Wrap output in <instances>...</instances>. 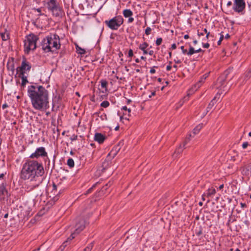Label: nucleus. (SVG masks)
Returning <instances> with one entry per match:
<instances>
[{"instance_id": "obj_1", "label": "nucleus", "mask_w": 251, "mask_h": 251, "mask_svg": "<svg viewBox=\"0 0 251 251\" xmlns=\"http://www.w3.org/2000/svg\"><path fill=\"white\" fill-rule=\"evenodd\" d=\"M44 167L41 163L36 160L28 159L24 164L21 172V178L28 180L26 182V190L31 191L42 183L44 174Z\"/></svg>"}, {"instance_id": "obj_2", "label": "nucleus", "mask_w": 251, "mask_h": 251, "mask_svg": "<svg viewBox=\"0 0 251 251\" xmlns=\"http://www.w3.org/2000/svg\"><path fill=\"white\" fill-rule=\"evenodd\" d=\"M27 95L30 98L34 109L42 110L49 108L48 92L43 86H29L27 88Z\"/></svg>"}, {"instance_id": "obj_3", "label": "nucleus", "mask_w": 251, "mask_h": 251, "mask_svg": "<svg viewBox=\"0 0 251 251\" xmlns=\"http://www.w3.org/2000/svg\"><path fill=\"white\" fill-rule=\"evenodd\" d=\"M41 46L46 53L56 51L61 46L59 36L56 34H50L42 40Z\"/></svg>"}, {"instance_id": "obj_4", "label": "nucleus", "mask_w": 251, "mask_h": 251, "mask_svg": "<svg viewBox=\"0 0 251 251\" xmlns=\"http://www.w3.org/2000/svg\"><path fill=\"white\" fill-rule=\"evenodd\" d=\"M44 5L55 17H62L64 14L63 8L60 6L56 0H44Z\"/></svg>"}, {"instance_id": "obj_5", "label": "nucleus", "mask_w": 251, "mask_h": 251, "mask_svg": "<svg viewBox=\"0 0 251 251\" xmlns=\"http://www.w3.org/2000/svg\"><path fill=\"white\" fill-rule=\"evenodd\" d=\"M38 40L39 37L34 34L26 36L24 44L25 52L28 53L30 50H34L37 47L36 42Z\"/></svg>"}, {"instance_id": "obj_6", "label": "nucleus", "mask_w": 251, "mask_h": 251, "mask_svg": "<svg viewBox=\"0 0 251 251\" xmlns=\"http://www.w3.org/2000/svg\"><path fill=\"white\" fill-rule=\"evenodd\" d=\"M123 23L124 19L121 15L115 16L104 22L105 24L111 30H117Z\"/></svg>"}, {"instance_id": "obj_7", "label": "nucleus", "mask_w": 251, "mask_h": 251, "mask_svg": "<svg viewBox=\"0 0 251 251\" xmlns=\"http://www.w3.org/2000/svg\"><path fill=\"white\" fill-rule=\"evenodd\" d=\"M85 227V221L82 217H78L75 220V224L74 226L75 230L73 233H72L68 238V240H72L75 236L79 234L81 231H82Z\"/></svg>"}, {"instance_id": "obj_8", "label": "nucleus", "mask_w": 251, "mask_h": 251, "mask_svg": "<svg viewBox=\"0 0 251 251\" xmlns=\"http://www.w3.org/2000/svg\"><path fill=\"white\" fill-rule=\"evenodd\" d=\"M246 7L244 0H234L233 9L235 12L242 13Z\"/></svg>"}, {"instance_id": "obj_9", "label": "nucleus", "mask_w": 251, "mask_h": 251, "mask_svg": "<svg viewBox=\"0 0 251 251\" xmlns=\"http://www.w3.org/2000/svg\"><path fill=\"white\" fill-rule=\"evenodd\" d=\"M31 65L25 59H24L22 62L21 66L17 68V72L20 75L25 74L27 71H29L31 69Z\"/></svg>"}, {"instance_id": "obj_10", "label": "nucleus", "mask_w": 251, "mask_h": 251, "mask_svg": "<svg viewBox=\"0 0 251 251\" xmlns=\"http://www.w3.org/2000/svg\"><path fill=\"white\" fill-rule=\"evenodd\" d=\"M48 153L46 151L45 148L43 147H41L37 148L35 151L32 153L30 158H38L40 157H45L47 156Z\"/></svg>"}, {"instance_id": "obj_11", "label": "nucleus", "mask_w": 251, "mask_h": 251, "mask_svg": "<svg viewBox=\"0 0 251 251\" xmlns=\"http://www.w3.org/2000/svg\"><path fill=\"white\" fill-rule=\"evenodd\" d=\"M8 193L5 188V185L2 183L0 185V201L3 200L6 196H8Z\"/></svg>"}, {"instance_id": "obj_12", "label": "nucleus", "mask_w": 251, "mask_h": 251, "mask_svg": "<svg viewBox=\"0 0 251 251\" xmlns=\"http://www.w3.org/2000/svg\"><path fill=\"white\" fill-rule=\"evenodd\" d=\"M106 137L101 133H96L95 134L94 139L96 141L98 142L99 144H102L105 140Z\"/></svg>"}, {"instance_id": "obj_13", "label": "nucleus", "mask_w": 251, "mask_h": 251, "mask_svg": "<svg viewBox=\"0 0 251 251\" xmlns=\"http://www.w3.org/2000/svg\"><path fill=\"white\" fill-rule=\"evenodd\" d=\"M221 94L218 93L216 94V96L211 100L210 102L209 103L207 107V112H208L209 110L211 109L213 106L215 105V104L216 103V99L218 98V99H220Z\"/></svg>"}, {"instance_id": "obj_14", "label": "nucleus", "mask_w": 251, "mask_h": 251, "mask_svg": "<svg viewBox=\"0 0 251 251\" xmlns=\"http://www.w3.org/2000/svg\"><path fill=\"white\" fill-rule=\"evenodd\" d=\"M208 75L206 74L204 75H203L199 80V82L196 84L194 86V89L195 90L198 89L199 88H200L201 85V84L204 82L206 77L208 76Z\"/></svg>"}, {"instance_id": "obj_15", "label": "nucleus", "mask_w": 251, "mask_h": 251, "mask_svg": "<svg viewBox=\"0 0 251 251\" xmlns=\"http://www.w3.org/2000/svg\"><path fill=\"white\" fill-rule=\"evenodd\" d=\"M19 76L22 79V87H25L26 83L28 82V80L27 79V76L25 75V74H23L22 75H20L19 74Z\"/></svg>"}, {"instance_id": "obj_16", "label": "nucleus", "mask_w": 251, "mask_h": 251, "mask_svg": "<svg viewBox=\"0 0 251 251\" xmlns=\"http://www.w3.org/2000/svg\"><path fill=\"white\" fill-rule=\"evenodd\" d=\"M149 46L148 44L146 42H144V43L140 44L139 46V49L143 51V53L144 54H146L148 53L146 49Z\"/></svg>"}, {"instance_id": "obj_17", "label": "nucleus", "mask_w": 251, "mask_h": 251, "mask_svg": "<svg viewBox=\"0 0 251 251\" xmlns=\"http://www.w3.org/2000/svg\"><path fill=\"white\" fill-rule=\"evenodd\" d=\"M123 14L125 18L130 17L133 15V12L130 9H125L123 11Z\"/></svg>"}, {"instance_id": "obj_18", "label": "nucleus", "mask_w": 251, "mask_h": 251, "mask_svg": "<svg viewBox=\"0 0 251 251\" xmlns=\"http://www.w3.org/2000/svg\"><path fill=\"white\" fill-rule=\"evenodd\" d=\"M187 140H186L182 146L180 145L179 147L176 150L175 153L179 154L181 153L183 151V149L184 148V147L187 143Z\"/></svg>"}, {"instance_id": "obj_19", "label": "nucleus", "mask_w": 251, "mask_h": 251, "mask_svg": "<svg viewBox=\"0 0 251 251\" xmlns=\"http://www.w3.org/2000/svg\"><path fill=\"white\" fill-rule=\"evenodd\" d=\"M53 190H57V189H59V193L60 194L62 193L63 190L62 189V187H61L60 184H55V183L53 184Z\"/></svg>"}, {"instance_id": "obj_20", "label": "nucleus", "mask_w": 251, "mask_h": 251, "mask_svg": "<svg viewBox=\"0 0 251 251\" xmlns=\"http://www.w3.org/2000/svg\"><path fill=\"white\" fill-rule=\"evenodd\" d=\"M203 125L202 124H199L194 129H193V133L194 134H198L199 131L201 130V129L202 128Z\"/></svg>"}, {"instance_id": "obj_21", "label": "nucleus", "mask_w": 251, "mask_h": 251, "mask_svg": "<svg viewBox=\"0 0 251 251\" xmlns=\"http://www.w3.org/2000/svg\"><path fill=\"white\" fill-rule=\"evenodd\" d=\"M216 193L215 189L214 188H209L207 190V192L206 193L207 197H210L211 195H214Z\"/></svg>"}, {"instance_id": "obj_22", "label": "nucleus", "mask_w": 251, "mask_h": 251, "mask_svg": "<svg viewBox=\"0 0 251 251\" xmlns=\"http://www.w3.org/2000/svg\"><path fill=\"white\" fill-rule=\"evenodd\" d=\"M120 150L119 146H117L115 147L114 149H113L110 152V154H112L113 155V157H114L115 155H116L118 151Z\"/></svg>"}, {"instance_id": "obj_23", "label": "nucleus", "mask_w": 251, "mask_h": 251, "mask_svg": "<svg viewBox=\"0 0 251 251\" xmlns=\"http://www.w3.org/2000/svg\"><path fill=\"white\" fill-rule=\"evenodd\" d=\"M0 35L1 39L3 41H6L9 39V35L7 33H1Z\"/></svg>"}, {"instance_id": "obj_24", "label": "nucleus", "mask_w": 251, "mask_h": 251, "mask_svg": "<svg viewBox=\"0 0 251 251\" xmlns=\"http://www.w3.org/2000/svg\"><path fill=\"white\" fill-rule=\"evenodd\" d=\"M67 165L71 168L74 166L75 163L74 161L72 158H69L67 160Z\"/></svg>"}, {"instance_id": "obj_25", "label": "nucleus", "mask_w": 251, "mask_h": 251, "mask_svg": "<svg viewBox=\"0 0 251 251\" xmlns=\"http://www.w3.org/2000/svg\"><path fill=\"white\" fill-rule=\"evenodd\" d=\"M195 53V50L194 48L190 46L189 50L188 51H187V54L188 56H191Z\"/></svg>"}, {"instance_id": "obj_26", "label": "nucleus", "mask_w": 251, "mask_h": 251, "mask_svg": "<svg viewBox=\"0 0 251 251\" xmlns=\"http://www.w3.org/2000/svg\"><path fill=\"white\" fill-rule=\"evenodd\" d=\"M101 87L102 88H105V91H106L107 89H106V87H107V82L106 80H101Z\"/></svg>"}, {"instance_id": "obj_27", "label": "nucleus", "mask_w": 251, "mask_h": 251, "mask_svg": "<svg viewBox=\"0 0 251 251\" xmlns=\"http://www.w3.org/2000/svg\"><path fill=\"white\" fill-rule=\"evenodd\" d=\"M110 103L108 101L104 100L100 103V106L104 108H106L109 106Z\"/></svg>"}, {"instance_id": "obj_28", "label": "nucleus", "mask_w": 251, "mask_h": 251, "mask_svg": "<svg viewBox=\"0 0 251 251\" xmlns=\"http://www.w3.org/2000/svg\"><path fill=\"white\" fill-rule=\"evenodd\" d=\"M76 50L77 51H78V53L79 54H84L85 52V50L84 49H81L78 46H76Z\"/></svg>"}, {"instance_id": "obj_29", "label": "nucleus", "mask_w": 251, "mask_h": 251, "mask_svg": "<svg viewBox=\"0 0 251 251\" xmlns=\"http://www.w3.org/2000/svg\"><path fill=\"white\" fill-rule=\"evenodd\" d=\"M245 77L247 78L251 77V68L246 72Z\"/></svg>"}, {"instance_id": "obj_30", "label": "nucleus", "mask_w": 251, "mask_h": 251, "mask_svg": "<svg viewBox=\"0 0 251 251\" xmlns=\"http://www.w3.org/2000/svg\"><path fill=\"white\" fill-rule=\"evenodd\" d=\"M246 175H250L251 176V165L248 167V169H246V172L245 173Z\"/></svg>"}, {"instance_id": "obj_31", "label": "nucleus", "mask_w": 251, "mask_h": 251, "mask_svg": "<svg viewBox=\"0 0 251 251\" xmlns=\"http://www.w3.org/2000/svg\"><path fill=\"white\" fill-rule=\"evenodd\" d=\"M122 109L127 111H128V116H130V113L131 112V109L130 108H127V107L126 106H124L122 107Z\"/></svg>"}, {"instance_id": "obj_32", "label": "nucleus", "mask_w": 251, "mask_h": 251, "mask_svg": "<svg viewBox=\"0 0 251 251\" xmlns=\"http://www.w3.org/2000/svg\"><path fill=\"white\" fill-rule=\"evenodd\" d=\"M151 27H147V28L145 30V34L147 35H150L151 34Z\"/></svg>"}, {"instance_id": "obj_33", "label": "nucleus", "mask_w": 251, "mask_h": 251, "mask_svg": "<svg viewBox=\"0 0 251 251\" xmlns=\"http://www.w3.org/2000/svg\"><path fill=\"white\" fill-rule=\"evenodd\" d=\"M162 42V39L161 38H158L156 40V44L157 46H159Z\"/></svg>"}, {"instance_id": "obj_34", "label": "nucleus", "mask_w": 251, "mask_h": 251, "mask_svg": "<svg viewBox=\"0 0 251 251\" xmlns=\"http://www.w3.org/2000/svg\"><path fill=\"white\" fill-rule=\"evenodd\" d=\"M93 246L92 245H90L88 246H87L86 248H85L83 251H91L92 249Z\"/></svg>"}, {"instance_id": "obj_35", "label": "nucleus", "mask_w": 251, "mask_h": 251, "mask_svg": "<svg viewBox=\"0 0 251 251\" xmlns=\"http://www.w3.org/2000/svg\"><path fill=\"white\" fill-rule=\"evenodd\" d=\"M202 234V228L201 227H200L199 230L196 232V234L197 236H200Z\"/></svg>"}, {"instance_id": "obj_36", "label": "nucleus", "mask_w": 251, "mask_h": 251, "mask_svg": "<svg viewBox=\"0 0 251 251\" xmlns=\"http://www.w3.org/2000/svg\"><path fill=\"white\" fill-rule=\"evenodd\" d=\"M133 56V50H132L130 49V50H128V56L129 57H132Z\"/></svg>"}, {"instance_id": "obj_37", "label": "nucleus", "mask_w": 251, "mask_h": 251, "mask_svg": "<svg viewBox=\"0 0 251 251\" xmlns=\"http://www.w3.org/2000/svg\"><path fill=\"white\" fill-rule=\"evenodd\" d=\"M65 242H64L63 243V244L60 247V248L57 250L56 251H63V250L64 249L65 246H66V245H65Z\"/></svg>"}, {"instance_id": "obj_38", "label": "nucleus", "mask_w": 251, "mask_h": 251, "mask_svg": "<svg viewBox=\"0 0 251 251\" xmlns=\"http://www.w3.org/2000/svg\"><path fill=\"white\" fill-rule=\"evenodd\" d=\"M224 78H219L218 79V83H220L221 85L220 86H222L223 85V82L224 81ZM218 85V84H217Z\"/></svg>"}, {"instance_id": "obj_39", "label": "nucleus", "mask_w": 251, "mask_h": 251, "mask_svg": "<svg viewBox=\"0 0 251 251\" xmlns=\"http://www.w3.org/2000/svg\"><path fill=\"white\" fill-rule=\"evenodd\" d=\"M181 50H182V52L183 54H187V50L186 49H184V46H181L180 47Z\"/></svg>"}, {"instance_id": "obj_40", "label": "nucleus", "mask_w": 251, "mask_h": 251, "mask_svg": "<svg viewBox=\"0 0 251 251\" xmlns=\"http://www.w3.org/2000/svg\"><path fill=\"white\" fill-rule=\"evenodd\" d=\"M224 35H221V36H220V39L218 41V45H220L221 43V42L224 39Z\"/></svg>"}, {"instance_id": "obj_41", "label": "nucleus", "mask_w": 251, "mask_h": 251, "mask_svg": "<svg viewBox=\"0 0 251 251\" xmlns=\"http://www.w3.org/2000/svg\"><path fill=\"white\" fill-rule=\"evenodd\" d=\"M204 32L205 33V34H206V38L207 39L208 38V36H209L210 35V32H208L207 29L206 28H204V30H203Z\"/></svg>"}, {"instance_id": "obj_42", "label": "nucleus", "mask_w": 251, "mask_h": 251, "mask_svg": "<svg viewBox=\"0 0 251 251\" xmlns=\"http://www.w3.org/2000/svg\"><path fill=\"white\" fill-rule=\"evenodd\" d=\"M249 145V144L248 142H244L243 144H242V148L243 149H246Z\"/></svg>"}, {"instance_id": "obj_43", "label": "nucleus", "mask_w": 251, "mask_h": 251, "mask_svg": "<svg viewBox=\"0 0 251 251\" xmlns=\"http://www.w3.org/2000/svg\"><path fill=\"white\" fill-rule=\"evenodd\" d=\"M134 21V18L133 17H129V19L128 20V23H132Z\"/></svg>"}, {"instance_id": "obj_44", "label": "nucleus", "mask_w": 251, "mask_h": 251, "mask_svg": "<svg viewBox=\"0 0 251 251\" xmlns=\"http://www.w3.org/2000/svg\"><path fill=\"white\" fill-rule=\"evenodd\" d=\"M150 72L151 74H153L155 73V70L153 68H152L150 70Z\"/></svg>"}, {"instance_id": "obj_45", "label": "nucleus", "mask_w": 251, "mask_h": 251, "mask_svg": "<svg viewBox=\"0 0 251 251\" xmlns=\"http://www.w3.org/2000/svg\"><path fill=\"white\" fill-rule=\"evenodd\" d=\"M203 47L205 48H208L209 47V44L208 43L203 44Z\"/></svg>"}, {"instance_id": "obj_46", "label": "nucleus", "mask_w": 251, "mask_h": 251, "mask_svg": "<svg viewBox=\"0 0 251 251\" xmlns=\"http://www.w3.org/2000/svg\"><path fill=\"white\" fill-rule=\"evenodd\" d=\"M107 165H108V162H104L103 163L102 166L104 167L103 169H105V168L106 167V166Z\"/></svg>"}, {"instance_id": "obj_47", "label": "nucleus", "mask_w": 251, "mask_h": 251, "mask_svg": "<svg viewBox=\"0 0 251 251\" xmlns=\"http://www.w3.org/2000/svg\"><path fill=\"white\" fill-rule=\"evenodd\" d=\"M240 205H241V207H242V208H245V207H247V205H246V203H242V202H241V203H240Z\"/></svg>"}, {"instance_id": "obj_48", "label": "nucleus", "mask_w": 251, "mask_h": 251, "mask_svg": "<svg viewBox=\"0 0 251 251\" xmlns=\"http://www.w3.org/2000/svg\"><path fill=\"white\" fill-rule=\"evenodd\" d=\"M35 10L37 11L38 12L40 13V14H39V15H41V8H37V9H35Z\"/></svg>"}, {"instance_id": "obj_49", "label": "nucleus", "mask_w": 251, "mask_h": 251, "mask_svg": "<svg viewBox=\"0 0 251 251\" xmlns=\"http://www.w3.org/2000/svg\"><path fill=\"white\" fill-rule=\"evenodd\" d=\"M171 68H172V66L170 65H169L167 66L166 67V70L168 71H169L171 70Z\"/></svg>"}, {"instance_id": "obj_50", "label": "nucleus", "mask_w": 251, "mask_h": 251, "mask_svg": "<svg viewBox=\"0 0 251 251\" xmlns=\"http://www.w3.org/2000/svg\"><path fill=\"white\" fill-rule=\"evenodd\" d=\"M176 44H173L172 45V47H171V48L173 49V50H175L176 49Z\"/></svg>"}, {"instance_id": "obj_51", "label": "nucleus", "mask_w": 251, "mask_h": 251, "mask_svg": "<svg viewBox=\"0 0 251 251\" xmlns=\"http://www.w3.org/2000/svg\"><path fill=\"white\" fill-rule=\"evenodd\" d=\"M201 51H203V50H202L201 49L195 50V53H198Z\"/></svg>"}, {"instance_id": "obj_52", "label": "nucleus", "mask_w": 251, "mask_h": 251, "mask_svg": "<svg viewBox=\"0 0 251 251\" xmlns=\"http://www.w3.org/2000/svg\"><path fill=\"white\" fill-rule=\"evenodd\" d=\"M8 107V105H7V104L6 103H4V104H3L2 105V108L3 109H5V108H6V107Z\"/></svg>"}, {"instance_id": "obj_53", "label": "nucleus", "mask_w": 251, "mask_h": 251, "mask_svg": "<svg viewBox=\"0 0 251 251\" xmlns=\"http://www.w3.org/2000/svg\"><path fill=\"white\" fill-rule=\"evenodd\" d=\"M93 187H92L90 188L89 189H88L87 192V193L88 194V193H91L92 190V189H93Z\"/></svg>"}, {"instance_id": "obj_54", "label": "nucleus", "mask_w": 251, "mask_h": 251, "mask_svg": "<svg viewBox=\"0 0 251 251\" xmlns=\"http://www.w3.org/2000/svg\"><path fill=\"white\" fill-rule=\"evenodd\" d=\"M206 196V194H205V193L202 195V201H205V196Z\"/></svg>"}, {"instance_id": "obj_55", "label": "nucleus", "mask_w": 251, "mask_h": 251, "mask_svg": "<svg viewBox=\"0 0 251 251\" xmlns=\"http://www.w3.org/2000/svg\"><path fill=\"white\" fill-rule=\"evenodd\" d=\"M153 52H154L153 50H150L148 53H149L150 55H151L153 54Z\"/></svg>"}, {"instance_id": "obj_56", "label": "nucleus", "mask_w": 251, "mask_h": 251, "mask_svg": "<svg viewBox=\"0 0 251 251\" xmlns=\"http://www.w3.org/2000/svg\"><path fill=\"white\" fill-rule=\"evenodd\" d=\"M232 2H231V1H228V2H227V6H231V5H232Z\"/></svg>"}, {"instance_id": "obj_57", "label": "nucleus", "mask_w": 251, "mask_h": 251, "mask_svg": "<svg viewBox=\"0 0 251 251\" xmlns=\"http://www.w3.org/2000/svg\"><path fill=\"white\" fill-rule=\"evenodd\" d=\"M189 38V35H188V34H186V35H184V38L185 39H188Z\"/></svg>"}, {"instance_id": "obj_58", "label": "nucleus", "mask_w": 251, "mask_h": 251, "mask_svg": "<svg viewBox=\"0 0 251 251\" xmlns=\"http://www.w3.org/2000/svg\"><path fill=\"white\" fill-rule=\"evenodd\" d=\"M230 37V36L228 34H226V36H225V38L227 39H228Z\"/></svg>"}, {"instance_id": "obj_59", "label": "nucleus", "mask_w": 251, "mask_h": 251, "mask_svg": "<svg viewBox=\"0 0 251 251\" xmlns=\"http://www.w3.org/2000/svg\"><path fill=\"white\" fill-rule=\"evenodd\" d=\"M223 187H224V184H222V185H221L219 187V189L221 190V189H223Z\"/></svg>"}, {"instance_id": "obj_60", "label": "nucleus", "mask_w": 251, "mask_h": 251, "mask_svg": "<svg viewBox=\"0 0 251 251\" xmlns=\"http://www.w3.org/2000/svg\"><path fill=\"white\" fill-rule=\"evenodd\" d=\"M3 176H4V174H0V179L2 178Z\"/></svg>"}, {"instance_id": "obj_61", "label": "nucleus", "mask_w": 251, "mask_h": 251, "mask_svg": "<svg viewBox=\"0 0 251 251\" xmlns=\"http://www.w3.org/2000/svg\"><path fill=\"white\" fill-rule=\"evenodd\" d=\"M198 35H199V36H203V35H204V34H203V33H199V32H198Z\"/></svg>"}, {"instance_id": "obj_62", "label": "nucleus", "mask_w": 251, "mask_h": 251, "mask_svg": "<svg viewBox=\"0 0 251 251\" xmlns=\"http://www.w3.org/2000/svg\"><path fill=\"white\" fill-rule=\"evenodd\" d=\"M193 43H194V45H196L198 43V41L197 40H194L193 41Z\"/></svg>"}, {"instance_id": "obj_63", "label": "nucleus", "mask_w": 251, "mask_h": 251, "mask_svg": "<svg viewBox=\"0 0 251 251\" xmlns=\"http://www.w3.org/2000/svg\"><path fill=\"white\" fill-rule=\"evenodd\" d=\"M135 62H136V63H139V62H140V60H139V59L138 58H136V59H135Z\"/></svg>"}, {"instance_id": "obj_64", "label": "nucleus", "mask_w": 251, "mask_h": 251, "mask_svg": "<svg viewBox=\"0 0 251 251\" xmlns=\"http://www.w3.org/2000/svg\"><path fill=\"white\" fill-rule=\"evenodd\" d=\"M40 251V248H38L36 250H34L33 251Z\"/></svg>"}]
</instances>
